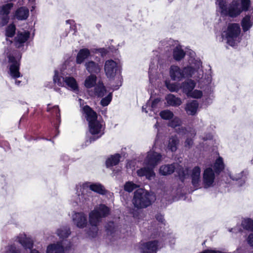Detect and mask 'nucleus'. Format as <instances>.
Masks as SVG:
<instances>
[{
  "label": "nucleus",
  "instance_id": "nucleus-35",
  "mask_svg": "<svg viewBox=\"0 0 253 253\" xmlns=\"http://www.w3.org/2000/svg\"><path fill=\"white\" fill-rule=\"evenodd\" d=\"M56 234L60 239H64L70 235L71 232L69 227H62L57 230Z\"/></svg>",
  "mask_w": 253,
  "mask_h": 253
},
{
  "label": "nucleus",
  "instance_id": "nucleus-43",
  "mask_svg": "<svg viewBox=\"0 0 253 253\" xmlns=\"http://www.w3.org/2000/svg\"><path fill=\"white\" fill-rule=\"evenodd\" d=\"M161 117L164 120H170L173 117V113L169 110H165L160 112Z\"/></svg>",
  "mask_w": 253,
  "mask_h": 253
},
{
  "label": "nucleus",
  "instance_id": "nucleus-2",
  "mask_svg": "<svg viewBox=\"0 0 253 253\" xmlns=\"http://www.w3.org/2000/svg\"><path fill=\"white\" fill-rule=\"evenodd\" d=\"M216 0L217 5L221 15L234 18L239 15L243 11L249 10L250 0Z\"/></svg>",
  "mask_w": 253,
  "mask_h": 253
},
{
  "label": "nucleus",
  "instance_id": "nucleus-5",
  "mask_svg": "<svg viewBox=\"0 0 253 253\" xmlns=\"http://www.w3.org/2000/svg\"><path fill=\"white\" fill-rule=\"evenodd\" d=\"M195 67L187 66L181 69L177 66H171L169 74L171 79L173 81H180L184 78L193 77L196 80L202 78L203 72L201 69V62L197 61Z\"/></svg>",
  "mask_w": 253,
  "mask_h": 253
},
{
  "label": "nucleus",
  "instance_id": "nucleus-60",
  "mask_svg": "<svg viewBox=\"0 0 253 253\" xmlns=\"http://www.w3.org/2000/svg\"><path fill=\"white\" fill-rule=\"evenodd\" d=\"M158 126H159L158 123V122H157V123H156V124L154 125V127H155L156 128H158Z\"/></svg>",
  "mask_w": 253,
  "mask_h": 253
},
{
  "label": "nucleus",
  "instance_id": "nucleus-63",
  "mask_svg": "<svg viewBox=\"0 0 253 253\" xmlns=\"http://www.w3.org/2000/svg\"><path fill=\"white\" fill-rule=\"evenodd\" d=\"M64 157L65 158V160H67L68 159V157L67 156H64Z\"/></svg>",
  "mask_w": 253,
  "mask_h": 253
},
{
  "label": "nucleus",
  "instance_id": "nucleus-33",
  "mask_svg": "<svg viewBox=\"0 0 253 253\" xmlns=\"http://www.w3.org/2000/svg\"><path fill=\"white\" fill-rule=\"evenodd\" d=\"M213 168L214 170V172L216 174H219L224 169L223 160L221 157H219L216 160Z\"/></svg>",
  "mask_w": 253,
  "mask_h": 253
},
{
  "label": "nucleus",
  "instance_id": "nucleus-47",
  "mask_svg": "<svg viewBox=\"0 0 253 253\" xmlns=\"http://www.w3.org/2000/svg\"><path fill=\"white\" fill-rule=\"evenodd\" d=\"M5 253H20V251L16 247L15 244H13L6 247Z\"/></svg>",
  "mask_w": 253,
  "mask_h": 253
},
{
  "label": "nucleus",
  "instance_id": "nucleus-46",
  "mask_svg": "<svg viewBox=\"0 0 253 253\" xmlns=\"http://www.w3.org/2000/svg\"><path fill=\"white\" fill-rule=\"evenodd\" d=\"M203 96V92L202 91L198 89L192 90L191 92L187 96L188 97L199 99Z\"/></svg>",
  "mask_w": 253,
  "mask_h": 253
},
{
  "label": "nucleus",
  "instance_id": "nucleus-11",
  "mask_svg": "<svg viewBox=\"0 0 253 253\" xmlns=\"http://www.w3.org/2000/svg\"><path fill=\"white\" fill-rule=\"evenodd\" d=\"M175 169H176L179 178L183 181L188 173V170L187 169H184L181 166H178L177 164L174 163L171 165L162 166L160 169V172L163 175H167L172 173Z\"/></svg>",
  "mask_w": 253,
  "mask_h": 253
},
{
  "label": "nucleus",
  "instance_id": "nucleus-40",
  "mask_svg": "<svg viewBox=\"0 0 253 253\" xmlns=\"http://www.w3.org/2000/svg\"><path fill=\"white\" fill-rule=\"evenodd\" d=\"M242 226L247 230L253 231V220L251 218L244 219L242 222Z\"/></svg>",
  "mask_w": 253,
  "mask_h": 253
},
{
  "label": "nucleus",
  "instance_id": "nucleus-44",
  "mask_svg": "<svg viewBox=\"0 0 253 253\" xmlns=\"http://www.w3.org/2000/svg\"><path fill=\"white\" fill-rule=\"evenodd\" d=\"M138 187V185L132 182H126L124 185V190L128 192H131Z\"/></svg>",
  "mask_w": 253,
  "mask_h": 253
},
{
  "label": "nucleus",
  "instance_id": "nucleus-29",
  "mask_svg": "<svg viewBox=\"0 0 253 253\" xmlns=\"http://www.w3.org/2000/svg\"><path fill=\"white\" fill-rule=\"evenodd\" d=\"M166 100H167V103L172 106H179L182 103L180 98L177 97L172 94H168L166 97Z\"/></svg>",
  "mask_w": 253,
  "mask_h": 253
},
{
  "label": "nucleus",
  "instance_id": "nucleus-4",
  "mask_svg": "<svg viewBox=\"0 0 253 253\" xmlns=\"http://www.w3.org/2000/svg\"><path fill=\"white\" fill-rule=\"evenodd\" d=\"M92 191L101 195L106 193L104 186L99 183L91 184L90 182H85L82 185H77L76 194L78 197L76 203L80 205L88 204L92 199Z\"/></svg>",
  "mask_w": 253,
  "mask_h": 253
},
{
  "label": "nucleus",
  "instance_id": "nucleus-37",
  "mask_svg": "<svg viewBox=\"0 0 253 253\" xmlns=\"http://www.w3.org/2000/svg\"><path fill=\"white\" fill-rule=\"evenodd\" d=\"M106 92V90L102 83H99L94 88V94L98 97H103Z\"/></svg>",
  "mask_w": 253,
  "mask_h": 253
},
{
  "label": "nucleus",
  "instance_id": "nucleus-12",
  "mask_svg": "<svg viewBox=\"0 0 253 253\" xmlns=\"http://www.w3.org/2000/svg\"><path fill=\"white\" fill-rule=\"evenodd\" d=\"M120 63L110 59L107 60L104 65V70L108 78H113L118 71H120Z\"/></svg>",
  "mask_w": 253,
  "mask_h": 253
},
{
  "label": "nucleus",
  "instance_id": "nucleus-6",
  "mask_svg": "<svg viewBox=\"0 0 253 253\" xmlns=\"http://www.w3.org/2000/svg\"><path fill=\"white\" fill-rule=\"evenodd\" d=\"M110 213V209L104 204L96 206L94 210L89 213V223L90 226L87 234L90 238H95L97 236L98 226L102 218L108 216Z\"/></svg>",
  "mask_w": 253,
  "mask_h": 253
},
{
  "label": "nucleus",
  "instance_id": "nucleus-51",
  "mask_svg": "<svg viewBox=\"0 0 253 253\" xmlns=\"http://www.w3.org/2000/svg\"><path fill=\"white\" fill-rule=\"evenodd\" d=\"M156 218L157 221L162 223V224L165 225V219H164V216L162 214L160 213H158L156 215Z\"/></svg>",
  "mask_w": 253,
  "mask_h": 253
},
{
  "label": "nucleus",
  "instance_id": "nucleus-8",
  "mask_svg": "<svg viewBox=\"0 0 253 253\" xmlns=\"http://www.w3.org/2000/svg\"><path fill=\"white\" fill-rule=\"evenodd\" d=\"M149 193L143 189H139L134 192L132 204L137 209L146 208L152 204Z\"/></svg>",
  "mask_w": 253,
  "mask_h": 253
},
{
  "label": "nucleus",
  "instance_id": "nucleus-19",
  "mask_svg": "<svg viewBox=\"0 0 253 253\" xmlns=\"http://www.w3.org/2000/svg\"><path fill=\"white\" fill-rule=\"evenodd\" d=\"M84 66L88 73L91 75L99 74L102 69V65L92 60H88L85 62Z\"/></svg>",
  "mask_w": 253,
  "mask_h": 253
},
{
  "label": "nucleus",
  "instance_id": "nucleus-62",
  "mask_svg": "<svg viewBox=\"0 0 253 253\" xmlns=\"http://www.w3.org/2000/svg\"><path fill=\"white\" fill-rule=\"evenodd\" d=\"M6 40H7V43H8V42H9V43H10V44H12V41H11L9 40L8 39H6Z\"/></svg>",
  "mask_w": 253,
  "mask_h": 253
},
{
  "label": "nucleus",
  "instance_id": "nucleus-48",
  "mask_svg": "<svg viewBox=\"0 0 253 253\" xmlns=\"http://www.w3.org/2000/svg\"><path fill=\"white\" fill-rule=\"evenodd\" d=\"M181 124V120L178 117H175L169 123V126L172 127H175L180 126Z\"/></svg>",
  "mask_w": 253,
  "mask_h": 253
},
{
  "label": "nucleus",
  "instance_id": "nucleus-10",
  "mask_svg": "<svg viewBox=\"0 0 253 253\" xmlns=\"http://www.w3.org/2000/svg\"><path fill=\"white\" fill-rule=\"evenodd\" d=\"M53 81L59 86H65L75 92L79 91V87L76 80L71 77H63L58 75L57 71H55V74L53 77Z\"/></svg>",
  "mask_w": 253,
  "mask_h": 253
},
{
  "label": "nucleus",
  "instance_id": "nucleus-50",
  "mask_svg": "<svg viewBox=\"0 0 253 253\" xmlns=\"http://www.w3.org/2000/svg\"><path fill=\"white\" fill-rule=\"evenodd\" d=\"M9 18L6 16L3 17L0 15V27L5 25L8 22Z\"/></svg>",
  "mask_w": 253,
  "mask_h": 253
},
{
  "label": "nucleus",
  "instance_id": "nucleus-18",
  "mask_svg": "<svg viewBox=\"0 0 253 253\" xmlns=\"http://www.w3.org/2000/svg\"><path fill=\"white\" fill-rule=\"evenodd\" d=\"M179 129L178 133H184L187 135V138L185 142V147L188 148H190L193 144V141L191 137H194L196 134L195 130L191 128H189L188 130L182 127L179 128Z\"/></svg>",
  "mask_w": 253,
  "mask_h": 253
},
{
  "label": "nucleus",
  "instance_id": "nucleus-56",
  "mask_svg": "<svg viewBox=\"0 0 253 253\" xmlns=\"http://www.w3.org/2000/svg\"><path fill=\"white\" fill-rule=\"evenodd\" d=\"M229 231H230V232H237V229L236 228H231V229H229Z\"/></svg>",
  "mask_w": 253,
  "mask_h": 253
},
{
  "label": "nucleus",
  "instance_id": "nucleus-41",
  "mask_svg": "<svg viewBox=\"0 0 253 253\" xmlns=\"http://www.w3.org/2000/svg\"><path fill=\"white\" fill-rule=\"evenodd\" d=\"M167 88L171 92H177L180 89V84L177 83L166 82Z\"/></svg>",
  "mask_w": 253,
  "mask_h": 253
},
{
  "label": "nucleus",
  "instance_id": "nucleus-49",
  "mask_svg": "<svg viewBox=\"0 0 253 253\" xmlns=\"http://www.w3.org/2000/svg\"><path fill=\"white\" fill-rule=\"evenodd\" d=\"M112 95L110 93L106 97L102 98L101 100L100 103L103 106H106L109 105L112 100Z\"/></svg>",
  "mask_w": 253,
  "mask_h": 253
},
{
  "label": "nucleus",
  "instance_id": "nucleus-53",
  "mask_svg": "<svg viewBox=\"0 0 253 253\" xmlns=\"http://www.w3.org/2000/svg\"><path fill=\"white\" fill-rule=\"evenodd\" d=\"M97 51L101 54V56H102L105 55L107 53V49L104 48H99L98 49H97Z\"/></svg>",
  "mask_w": 253,
  "mask_h": 253
},
{
  "label": "nucleus",
  "instance_id": "nucleus-22",
  "mask_svg": "<svg viewBox=\"0 0 253 253\" xmlns=\"http://www.w3.org/2000/svg\"><path fill=\"white\" fill-rule=\"evenodd\" d=\"M241 26L244 32H247L253 25V10L250 11V13L246 15L242 20Z\"/></svg>",
  "mask_w": 253,
  "mask_h": 253
},
{
  "label": "nucleus",
  "instance_id": "nucleus-23",
  "mask_svg": "<svg viewBox=\"0 0 253 253\" xmlns=\"http://www.w3.org/2000/svg\"><path fill=\"white\" fill-rule=\"evenodd\" d=\"M199 107V103L196 100L188 102L185 107V110L188 115L194 116L197 113Z\"/></svg>",
  "mask_w": 253,
  "mask_h": 253
},
{
  "label": "nucleus",
  "instance_id": "nucleus-36",
  "mask_svg": "<svg viewBox=\"0 0 253 253\" xmlns=\"http://www.w3.org/2000/svg\"><path fill=\"white\" fill-rule=\"evenodd\" d=\"M179 143V140L177 136H171L169 141L168 148L171 152H174L177 150V146Z\"/></svg>",
  "mask_w": 253,
  "mask_h": 253
},
{
  "label": "nucleus",
  "instance_id": "nucleus-16",
  "mask_svg": "<svg viewBox=\"0 0 253 253\" xmlns=\"http://www.w3.org/2000/svg\"><path fill=\"white\" fill-rule=\"evenodd\" d=\"M15 241L20 243L25 249L30 250V253H41L36 249L32 250L33 247V241L31 239L27 238L25 235H19L16 237Z\"/></svg>",
  "mask_w": 253,
  "mask_h": 253
},
{
  "label": "nucleus",
  "instance_id": "nucleus-15",
  "mask_svg": "<svg viewBox=\"0 0 253 253\" xmlns=\"http://www.w3.org/2000/svg\"><path fill=\"white\" fill-rule=\"evenodd\" d=\"M30 33L27 31L18 32L14 38L13 44L17 48L23 47L30 37Z\"/></svg>",
  "mask_w": 253,
  "mask_h": 253
},
{
  "label": "nucleus",
  "instance_id": "nucleus-25",
  "mask_svg": "<svg viewBox=\"0 0 253 253\" xmlns=\"http://www.w3.org/2000/svg\"><path fill=\"white\" fill-rule=\"evenodd\" d=\"M144 167L137 170V173L139 176H145L146 178L151 179L155 176L153 169L150 167Z\"/></svg>",
  "mask_w": 253,
  "mask_h": 253
},
{
  "label": "nucleus",
  "instance_id": "nucleus-31",
  "mask_svg": "<svg viewBox=\"0 0 253 253\" xmlns=\"http://www.w3.org/2000/svg\"><path fill=\"white\" fill-rule=\"evenodd\" d=\"M185 54V52L180 45H177L173 48V56L175 60L180 61L184 57Z\"/></svg>",
  "mask_w": 253,
  "mask_h": 253
},
{
  "label": "nucleus",
  "instance_id": "nucleus-3",
  "mask_svg": "<svg viewBox=\"0 0 253 253\" xmlns=\"http://www.w3.org/2000/svg\"><path fill=\"white\" fill-rule=\"evenodd\" d=\"M21 57L22 53L20 51L13 49L10 46L7 47L0 58V61L2 64L6 62L9 64L8 73L13 79H16L21 76L19 67Z\"/></svg>",
  "mask_w": 253,
  "mask_h": 253
},
{
  "label": "nucleus",
  "instance_id": "nucleus-14",
  "mask_svg": "<svg viewBox=\"0 0 253 253\" xmlns=\"http://www.w3.org/2000/svg\"><path fill=\"white\" fill-rule=\"evenodd\" d=\"M162 158V155L155 152L150 151L148 152L147 157L144 160L146 166H149L153 169L158 164Z\"/></svg>",
  "mask_w": 253,
  "mask_h": 253
},
{
  "label": "nucleus",
  "instance_id": "nucleus-13",
  "mask_svg": "<svg viewBox=\"0 0 253 253\" xmlns=\"http://www.w3.org/2000/svg\"><path fill=\"white\" fill-rule=\"evenodd\" d=\"M215 174L211 168H208L205 169L203 177L204 188H208L214 186Z\"/></svg>",
  "mask_w": 253,
  "mask_h": 253
},
{
  "label": "nucleus",
  "instance_id": "nucleus-26",
  "mask_svg": "<svg viewBox=\"0 0 253 253\" xmlns=\"http://www.w3.org/2000/svg\"><path fill=\"white\" fill-rule=\"evenodd\" d=\"M248 174V172L247 170H243L240 173H238L235 176L231 175V173H229L228 175L233 180L238 181L239 186H242L245 183Z\"/></svg>",
  "mask_w": 253,
  "mask_h": 253
},
{
  "label": "nucleus",
  "instance_id": "nucleus-17",
  "mask_svg": "<svg viewBox=\"0 0 253 253\" xmlns=\"http://www.w3.org/2000/svg\"><path fill=\"white\" fill-rule=\"evenodd\" d=\"M73 221L78 228H84L87 225V218L83 212H75L72 215Z\"/></svg>",
  "mask_w": 253,
  "mask_h": 253
},
{
  "label": "nucleus",
  "instance_id": "nucleus-55",
  "mask_svg": "<svg viewBox=\"0 0 253 253\" xmlns=\"http://www.w3.org/2000/svg\"><path fill=\"white\" fill-rule=\"evenodd\" d=\"M121 171V168L120 167H117L116 169L113 170V174L114 175L118 174Z\"/></svg>",
  "mask_w": 253,
  "mask_h": 253
},
{
  "label": "nucleus",
  "instance_id": "nucleus-52",
  "mask_svg": "<svg viewBox=\"0 0 253 253\" xmlns=\"http://www.w3.org/2000/svg\"><path fill=\"white\" fill-rule=\"evenodd\" d=\"M247 241L251 247H253V233L250 234L248 237Z\"/></svg>",
  "mask_w": 253,
  "mask_h": 253
},
{
  "label": "nucleus",
  "instance_id": "nucleus-28",
  "mask_svg": "<svg viewBox=\"0 0 253 253\" xmlns=\"http://www.w3.org/2000/svg\"><path fill=\"white\" fill-rule=\"evenodd\" d=\"M29 10L26 7H21L15 11V17L19 20H26L29 16Z\"/></svg>",
  "mask_w": 253,
  "mask_h": 253
},
{
  "label": "nucleus",
  "instance_id": "nucleus-34",
  "mask_svg": "<svg viewBox=\"0 0 253 253\" xmlns=\"http://www.w3.org/2000/svg\"><path fill=\"white\" fill-rule=\"evenodd\" d=\"M13 6L12 3H8L0 6V15L3 17H6L9 19V14L11 8Z\"/></svg>",
  "mask_w": 253,
  "mask_h": 253
},
{
  "label": "nucleus",
  "instance_id": "nucleus-39",
  "mask_svg": "<svg viewBox=\"0 0 253 253\" xmlns=\"http://www.w3.org/2000/svg\"><path fill=\"white\" fill-rule=\"evenodd\" d=\"M50 104H48L47 107V111L51 112L53 115H56L57 117V120L59 123L60 122V109H59L58 106L55 105L50 108Z\"/></svg>",
  "mask_w": 253,
  "mask_h": 253
},
{
  "label": "nucleus",
  "instance_id": "nucleus-24",
  "mask_svg": "<svg viewBox=\"0 0 253 253\" xmlns=\"http://www.w3.org/2000/svg\"><path fill=\"white\" fill-rule=\"evenodd\" d=\"M196 86V83L191 79L187 80L180 84V89L187 96L190 94Z\"/></svg>",
  "mask_w": 253,
  "mask_h": 253
},
{
  "label": "nucleus",
  "instance_id": "nucleus-58",
  "mask_svg": "<svg viewBox=\"0 0 253 253\" xmlns=\"http://www.w3.org/2000/svg\"><path fill=\"white\" fill-rule=\"evenodd\" d=\"M72 22H73L72 20H68L66 21V23H69L70 24H71Z\"/></svg>",
  "mask_w": 253,
  "mask_h": 253
},
{
  "label": "nucleus",
  "instance_id": "nucleus-42",
  "mask_svg": "<svg viewBox=\"0 0 253 253\" xmlns=\"http://www.w3.org/2000/svg\"><path fill=\"white\" fill-rule=\"evenodd\" d=\"M16 28L14 24H10L5 30V36L7 38H12L15 33Z\"/></svg>",
  "mask_w": 253,
  "mask_h": 253
},
{
  "label": "nucleus",
  "instance_id": "nucleus-30",
  "mask_svg": "<svg viewBox=\"0 0 253 253\" xmlns=\"http://www.w3.org/2000/svg\"><path fill=\"white\" fill-rule=\"evenodd\" d=\"M160 102V99L158 98L155 99L151 102L148 101L145 106L142 107V111L145 113H148V110H147L148 109L151 111L154 112Z\"/></svg>",
  "mask_w": 253,
  "mask_h": 253
},
{
  "label": "nucleus",
  "instance_id": "nucleus-1",
  "mask_svg": "<svg viewBox=\"0 0 253 253\" xmlns=\"http://www.w3.org/2000/svg\"><path fill=\"white\" fill-rule=\"evenodd\" d=\"M82 111L88 122L89 131L92 134L85 141L86 145H89L100 138L104 133L105 123L103 120H97V115L89 106L82 107Z\"/></svg>",
  "mask_w": 253,
  "mask_h": 253
},
{
  "label": "nucleus",
  "instance_id": "nucleus-38",
  "mask_svg": "<svg viewBox=\"0 0 253 253\" xmlns=\"http://www.w3.org/2000/svg\"><path fill=\"white\" fill-rule=\"evenodd\" d=\"M96 76L95 75L90 74L84 81V85L87 88H91L95 85L96 82Z\"/></svg>",
  "mask_w": 253,
  "mask_h": 253
},
{
  "label": "nucleus",
  "instance_id": "nucleus-27",
  "mask_svg": "<svg viewBox=\"0 0 253 253\" xmlns=\"http://www.w3.org/2000/svg\"><path fill=\"white\" fill-rule=\"evenodd\" d=\"M90 56V52L88 49L84 48L80 49L76 57L77 63L79 64L83 63Z\"/></svg>",
  "mask_w": 253,
  "mask_h": 253
},
{
  "label": "nucleus",
  "instance_id": "nucleus-59",
  "mask_svg": "<svg viewBox=\"0 0 253 253\" xmlns=\"http://www.w3.org/2000/svg\"><path fill=\"white\" fill-rule=\"evenodd\" d=\"M79 101L80 104V105L82 106V103L84 102V100H83L82 99H79Z\"/></svg>",
  "mask_w": 253,
  "mask_h": 253
},
{
  "label": "nucleus",
  "instance_id": "nucleus-9",
  "mask_svg": "<svg viewBox=\"0 0 253 253\" xmlns=\"http://www.w3.org/2000/svg\"><path fill=\"white\" fill-rule=\"evenodd\" d=\"M224 33L229 45L233 46L240 42L241 28L239 24H229Z\"/></svg>",
  "mask_w": 253,
  "mask_h": 253
},
{
  "label": "nucleus",
  "instance_id": "nucleus-32",
  "mask_svg": "<svg viewBox=\"0 0 253 253\" xmlns=\"http://www.w3.org/2000/svg\"><path fill=\"white\" fill-rule=\"evenodd\" d=\"M120 155L118 154L111 156L106 161V167L107 168H111L118 164L120 162Z\"/></svg>",
  "mask_w": 253,
  "mask_h": 253
},
{
  "label": "nucleus",
  "instance_id": "nucleus-20",
  "mask_svg": "<svg viewBox=\"0 0 253 253\" xmlns=\"http://www.w3.org/2000/svg\"><path fill=\"white\" fill-rule=\"evenodd\" d=\"M190 176L192 180V184L196 189L200 187L201 178V169L197 166L195 167L192 170Z\"/></svg>",
  "mask_w": 253,
  "mask_h": 253
},
{
  "label": "nucleus",
  "instance_id": "nucleus-7",
  "mask_svg": "<svg viewBox=\"0 0 253 253\" xmlns=\"http://www.w3.org/2000/svg\"><path fill=\"white\" fill-rule=\"evenodd\" d=\"M152 228L148 229L149 230H152ZM151 232L152 233L150 237L158 239L142 244L140 247L142 253H157L158 250L162 247L161 246L162 240L160 238L161 233L156 229H153V231Z\"/></svg>",
  "mask_w": 253,
  "mask_h": 253
},
{
  "label": "nucleus",
  "instance_id": "nucleus-21",
  "mask_svg": "<svg viewBox=\"0 0 253 253\" xmlns=\"http://www.w3.org/2000/svg\"><path fill=\"white\" fill-rule=\"evenodd\" d=\"M65 247L63 241L49 245L46 248V253H65Z\"/></svg>",
  "mask_w": 253,
  "mask_h": 253
},
{
  "label": "nucleus",
  "instance_id": "nucleus-64",
  "mask_svg": "<svg viewBox=\"0 0 253 253\" xmlns=\"http://www.w3.org/2000/svg\"><path fill=\"white\" fill-rule=\"evenodd\" d=\"M35 0H29V1L30 2H32V3L34 2H35Z\"/></svg>",
  "mask_w": 253,
  "mask_h": 253
},
{
  "label": "nucleus",
  "instance_id": "nucleus-57",
  "mask_svg": "<svg viewBox=\"0 0 253 253\" xmlns=\"http://www.w3.org/2000/svg\"><path fill=\"white\" fill-rule=\"evenodd\" d=\"M15 84H16L17 85H20V84H21V81H18V80H15Z\"/></svg>",
  "mask_w": 253,
  "mask_h": 253
},
{
  "label": "nucleus",
  "instance_id": "nucleus-54",
  "mask_svg": "<svg viewBox=\"0 0 253 253\" xmlns=\"http://www.w3.org/2000/svg\"><path fill=\"white\" fill-rule=\"evenodd\" d=\"M152 65H150V67H149V80H150V82L151 83L152 82V80H153V79H152V75H151V73L152 72Z\"/></svg>",
  "mask_w": 253,
  "mask_h": 253
},
{
  "label": "nucleus",
  "instance_id": "nucleus-45",
  "mask_svg": "<svg viewBox=\"0 0 253 253\" xmlns=\"http://www.w3.org/2000/svg\"><path fill=\"white\" fill-rule=\"evenodd\" d=\"M106 230L108 235L114 236L113 234L116 232L114 223L113 222H109L106 226Z\"/></svg>",
  "mask_w": 253,
  "mask_h": 253
},
{
  "label": "nucleus",
  "instance_id": "nucleus-61",
  "mask_svg": "<svg viewBox=\"0 0 253 253\" xmlns=\"http://www.w3.org/2000/svg\"><path fill=\"white\" fill-rule=\"evenodd\" d=\"M54 90L56 91H57V92H60V88H55Z\"/></svg>",
  "mask_w": 253,
  "mask_h": 253
}]
</instances>
